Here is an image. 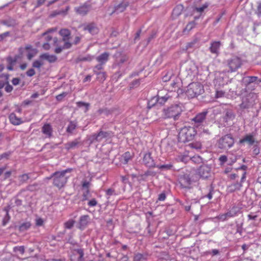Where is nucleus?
I'll list each match as a JSON object with an SVG mask.
<instances>
[{
    "label": "nucleus",
    "mask_w": 261,
    "mask_h": 261,
    "mask_svg": "<svg viewBox=\"0 0 261 261\" xmlns=\"http://www.w3.org/2000/svg\"><path fill=\"white\" fill-rule=\"evenodd\" d=\"M208 4L205 3L200 7H195L194 10L197 12L202 13L205 9L208 7Z\"/></svg>",
    "instance_id": "obj_48"
},
{
    "label": "nucleus",
    "mask_w": 261,
    "mask_h": 261,
    "mask_svg": "<svg viewBox=\"0 0 261 261\" xmlns=\"http://www.w3.org/2000/svg\"><path fill=\"white\" fill-rule=\"evenodd\" d=\"M239 213V209L236 207L233 206L232 207L231 210L227 213H226V216L227 218L233 217L236 216L238 215Z\"/></svg>",
    "instance_id": "obj_31"
},
{
    "label": "nucleus",
    "mask_w": 261,
    "mask_h": 261,
    "mask_svg": "<svg viewBox=\"0 0 261 261\" xmlns=\"http://www.w3.org/2000/svg\"><path fill=\"white\" fill-rule=\"evenodd\" d=\"M19 182L21 184H24L30 178V176L28 174H23L20 175L18 177Z\"/></svg>",
    "instance_id": "obj_40"
},
{
    "label": "nucleus",
    "mask_w": 261,
    "mask_h": 261,
    "mask_svg": "<svg viewBox=\"0 0 261 261\" xmlns=\"http://www.w3.org/2000/svg\"><path fill=\"white\" fill-rule=\"evenodd\" d=\"M97 202L96 201V200L94 198L90 200L89 202H88V205L89 206H95L97 205Z\"/></svg>",
    "instance_id": "obj_62"
},
{
    "label": "nucleus",
    "mask_w": 261,
    "mask_h": 261,
    "mask_svg": "<svg viewBox=\"0 0 261 261\" xmlns=\"http://www.w3.org/2000/svg\"><path fill=\"white\" fill-rule=\"evenodd\" d=\"M75 223V221L73 220L70 219L65 222L64 223V226L65 228L66 229H71L74 225Z\"/></svg>",
    "instance_id": "obj_41"
},
{
    "label": "nucleus",
    "mask_w": 261,
    "mask_h": 261,
    "mask_svg": "<svg viewBox=\"0 0 261 261\" xmlns=\"http://www.w3.org/2000/svg\"><path fill=\"white\" fill-rule=\"evenodd\" d=\"M76 105L79 107H86V111L85 112H87L89 109V103H86L83 101H79L76 102Z\"/></svg>",
    "instance_id": "obj_49"
},
{
    "label": "nucleus",
    "mask_w": 261,
    "mask_h": 261,
    "mask_svg": "<svg viewBox=\"0 0 261 261\" xmlns=\"http://www.w3.org/2000/svg\"><path fill=\"white\" fill-rule=\"evenodd\" d=\"M245 142L248 143L250 145H252L255 142L253 136L251 134L247 135L243 138L239 140L240 144H244Z\"/></svg>",
    "instance_id": "obj_24"
},
{
    "label": "nucleus",
    "mask_w": 261,
    "mask_h": 261,
    "mask_svg": "<svg viewBox=\"0 0 261 261\" xmlns=\"http://www.w3.org/2000/svg\"><path fill=\"white\" fill-rule=\"evenodd\" d=\"M255 14L258 16H261V2L257 3Z\"/></svg>",
    "instance_id": "obj_53"
},
{
    "label": "nucleus",
    "mask_w": 261,
    "mask_h": 261,
    "mask_svg": "<svg viewBox=\"0 0 261 261\" xmlns=\"http://www.w3.org/2000/svg\"><path fill=\"white\" fill-rule=\"evenodd\" d=\"M134 157V153L129 151L124 152L121 155V162L122 164L126 165L129 161H131Z\"/></svg>",
    "instance_id": "obj_19"
},
{
    "label": "nucleus",
    "mask_w": 261,
    "mask_h": 261,
    "mask_svg": "<svg viewBox=\"0 0 261 261\" xmlns=\"http://www.w3.org/2000/svg\"><path fill=\"white\" fill-rule=\"evenodd\" d=\"M98 114L101 115V114H105L106 116H108L109 115L111 114L112 113V111L110 110H109L107 108L105 109H99L97 111Z\"/></svg>",
    "instance_id": "obj_43"
},
{
    "label": "nucleus",
    "mask_w": 261,
    "mask_h": 261,
    "mask_svg": "<svg viewBox=\"0 0 261 261\" xmlns=\"http://www.w3.org/2000/svg\"><path fill=\"white\" fill-rule=\"evenodd\" d=\"M240 177L241 178V173H240L239 171L238 170H237V173H232L230 175V178L233 180Z\"/></svg>",
    "instance_id": "obj_50"
},
{
    "label": "nucleus",
    "mask_w": 261,
    "mask_h": 261,
    "mask_svg": "<svg viewBox=\"0 0 261 261\" xmlns=\"http://www.w3.org/2000/svg\"><path fill=\"white\" fill-rule=\"evenodd\" d=\"M156 167L160 169L170 170L172 168L173 165L172 164H168L162 165H157L156 166Z\"/></svg>",
    "instance_id": "obj_45"
},
{
    "label": "nucleus",
    "mask_w": 261,
    "mask_h": 261,
    "mask_svg": "<svg viewBox=\"0 0 261 261\" xmlns=\"http://www.w3.org/2000/svg\"><path fill=\"white\" fill-rule=\"evenodd\" d=\"M44 224V221L41 218H39L36 219V225L37 226H42Z\"/></svg>",
    "instance_id": "obj_59"
},
{
    "label": "nucleus",
    "mask_w": 261,
    "mask_h": 261,
    "mask_svg": "<svg viewBox=\"0 0 261 261\" xmlns=\"http://www.w3.org/2000/svg\"><path fill=\"white\" fill-rule=\"evenodd\" d=\"M234 144V139L231 134H227L220 138L218 141V147L222 149H228Z\"/></svg>",
    "instance_id": "obj_6"
},
{
    "label": "nucleus",
    "mask_w": 261,
    "mask_h": 261,
    "mask_svg": "<svg viewBox=\"0 0 261 261\" xmlns=\"http://www.w3.org/2000/svg\"><path fill=\"white\" fill-rule=\"evenodd\" d=\"M71 38L59 39L57 37L53 39V45L56 46L55 53L60 54L63 50L70 48L72 46V43L70 41Z\"/></svg>",
    "instance_id": "obj_5"
},
{
    "label": "nucleus",
    "mask_w": 261,
    "mask_h": 261,
    "mask_svg": "<svg viewBox=\"0 0 261 261\" xmlns=\"http://www.w3.org/2000/svg\"><path fill=\"white\" fill-rule=\"evenodd\" d=\"M179 183L181 188L190 189L192 180L189 175L185 174L179 177Z\"/></svg>",
    "instance_id": "obj_10"
},
{
    "label": "nucleus",
    "mask_w": 261,
    "mask_h": 261,
    "mask_svg": "<svg viewBox=\"0 0 261 261\" xmlns=\"http://www.w3.org/2000/svg\"><path fill=\"white\" fill-rule=\"evenodd\" d=\"M35 71L33 68L29 69L26 72L27 76L31 77L35 74Z\"/></svg>",
    "instance_id": "obj_58"
},
{
    "label": "nucleus",
    "mask_w": 261,
    "mask_h": 261,
    "mask_svg": "<svg viewBox=\"0 0 261 261\" xmlns=\"http://www.w3.org/2000/svg\"><path fill=\"white\" fill-rule=\"evenodd\" d=\"M114 136V133L112 131L105 132L100 129L98 133L93 134L91 138L92 141L100 142L103 139L111 138Z\"/></svg>",
    "instance_id": "obj_7"
},
{
    "label": "nucleus",
    "mask_w": 261,
    "mask_h": 261,
    "mask_svg": "<svg viewBox=\"0 0 261 261\" xmlns=\"http://www.w3.org/2000/svg\"><path fill=\"white\" fill-rule=\"evenodd\" d=\"M72 171V168H67L61 171H56L52 174L53 185L61 189L66 184L68 176H66L67 173H70Z\"/></svg>",
    "instance_id": "obj_2"
},
{
    "label": "nucleus",
    "mask_w": 261,
    "mask_h": 261,
    "mask_svg": "<svg viewBox=\"0 0 261 261\" xmlns=\"http://www.w3.org/2000/svg\"><path fill=\"white\" fill-rule=\"evenodd\" d=\"M146 256H145L144 254L137 253L135 254L133 258V261H142L143 260H146Z\"/></svg>",
    "instance_id": "obj_37"
},
{
    "label": "nucleus",
    "mask_w": 261,
    "mask_h": 261,
    "mask_svg": "<svg viewBox=\"0 0 261 261\" xmlns=\"http://www.w3.org/2000/svg\"><path fill=\"white\" fill-rule=\"evenodd\" d=\"M246 178V172L243 171L241 173V179L240 182L232 184L229 186L228 188L230 192H233L236 190H239L242 187V184L245 181Z\"/></svg>",
    "instance_id": "obj_12"
},
{
    "label": "nucleus",
    "mask_w": 261,
    "mask_h": 261,
    "mask_svg": "<svg viewBox=\"0 0 261 261\" xmlns=\"http://www.w3.org/2000/svg\"><path fill=\"white\" fill-rule=\"evenodd\" d=\"M196 174L202 179H207L211 176V168L207 165H202L197 169Z\"/></svg>",
    "instance_id": "obj_8"
},
{
    "label": "nucleus",
    "mask_w": 261,
    "mask_h": 261,
    "mask_svg": "<svg viewBox=\"0 0 261 261\" xmlns=\"http://www.w3.org/2000/svg\"><path fill=\"white\" fill-rule=\"evenodd\" d=\"M57 31L56 28L51 29L48 30L47 31H46V32H45L43 34V36H45V40L47 42L50 41L53 39V37L51 36H50V35H49V33H50L52 32H54V31Z\"/></svg>",
    "instance_id": "obj_36"
},
{
    "label": "nucleus",
    "mask_w": 261,
    "mask_h": 261,
    "mask_svg": "<svg viewBox=\"0 0 261 261\" xmlns=\"http://www.w3.org/2000/svg\"><path fill=\"white\" fill-rule=\"evenodd\" d=\"M114 57H115V60L112 65L113 68L121 67L122 65L128 60L127 56L120 52L116 53Z\"/></svg>",
    "instance_id": "obj_9"
},
{
    "label": "nucleus",
    "mask_w": 261,
    "mask_h": 261,
    "mask_svg": "<svg viewBox=\"0 0 261 261\" xmlns=\"http://www.w3.org/2000/svg\"><path fill=\"white\" fill-rule=\"evenodd\" d=\"M83 30L87 31L89 33L94 34L98 32V28L95 23L91 22L83 25Z\"/></svg>",
    "instance_id": "obj_18"
},
{
    "label": "nucleus",
    "mask_w": 261,
    "mask_h": 261,
    "mask_svg": "<svg viewBox=\"0 0 261 261\" xmlns=\"http://www.w3.org/2000/svg\"><path fill=\"white\" fill-rule=\"evenodd\" d=\"M90 219L89 215L82 216L79 220L80 228L81 229L84 228L88 224Z\"/></svg>",
    "instance_id": "obj_26"
},
{
    "label": "nucleus",
    "mask_w": 261,
    "mask_h": 261,
    "mask_svg": "<svg viewBox=\"0 0 261 261\" xmlns=\"http://www.w3.org/2000/svg\"><path fill=\"white\" fill-rule=\"evenodd\" d=\"M242 65L241 60L238 57H233L228 60V65L231 72L236 71Z\"/></svg>",
    "instance_id": "obj_11"
},
{
    "label": "nucleus",
    "mask_w": 261,
    "mask_h": 261,
    "mask_svg": "<svg viewBox=\"0 0 261 261\" xmlns=\"http://www.w3.org/2000/svg\"><path fill=\"white\" fill-rule=\"evenodd\" d=\"M42 132L47 137L50 138L53 134V128L51 125L49 123L44 124L42 127Z\"/></svg>",
    "instance_id": "obj_23"
},
{
    "label": "nucleus",
    "mask_w": 261,
    "mask_h": 261,
    "mask_svg": "<svg viewBox=\"0 0 261 261\" xmlns=\"http://www.w3.org/2000/svg\"><path fill=\"white\" fill-rule=\"evenodd\" d=\"M183 111L181 104H173L163 110V117L165 119L177 120Z\"/></svg>",
    "instance_id": "obj_1"
},
{
    "label": "nucleus",
    "mask_w": 261,
    "mask_h": 261,
    "mask_svg": "<svg viewBox=\"0 0 261 261\" xmlns=\"http://www.w3.org/2000/svg\"><path fill=\"white\" fill-rule=\"evenodd\" d=\"M208 193L203 196V198H207L209 200H211L213 198V195L214 193V189L212 187H208Z\"/></svg>",
    "instance_id": "obj_47"
},
{
    "label": "nucleus",
    "mask_w": 261,
    "mask_h": 261,
    "mask_svg": "<svg viewBox=\"0 0 261 261\" xmlns=\"http://www.w3.org/2000/svg\"><path fill=\"white\" fill-rule=\"evenodd\" d=\"M70 9L69 6L66 7V9L64 10H60V11H54L50 13L49 15L50 17H54L56 16L57 15H60V14H63V15H66L67 14L68 11H69Z\"/></svg>",
    "instance_id": "obj_30"
},
{
    "label": "nucleus",
    "mask_w": 261,
    "mask_h": 261,
    "mask_svg": "<svg viewBox=\"0 0 261 261\" xmlns=\"http://www.w3.org/2000/svg\"><path fill=\"white\" fill-rule=\"evenodd\" d=\"M95 74L97 75V80L100 82H103L107 79V75L106 72L95 71Z\"/></svg>",
    "instance_id": "obj_32"
},
{
    "label": "nucleus",
    "mask_w": 261,
    "mask_h": 261,
    "mask_svg": "<svg viewBox=\"0 0 261 261\" xmlns=\"http://www.w3.org/2000/svg\"><path fill=\"white\" fill-rule=\"evenodd\" d=\"M129 3L128 1L122 0L118 5L115 6L114 10L111 13V15L114 13H122L124 12L127 7L129 6Z\"/></svg>",
    "instance_id": "obj_14"
},
{
    "label": "nucleus",
    "mask_w": 261,
    "mask_h": 261,
    "mask_svg": "<svg viewBox=\"0 0 261 261\" xmlns=\"http://www.w3.org/2000/svg\"><path fill=\"white\" fill-rule=\"evenodd\" d=\"M31 226V223L30 222H25L22 223L19 226V230L20 231H23L28 230Z\"/></svg>",
    "instance_id": "obj_34"
},
{
    "label": "nucleus",
    "mask_w": 261,
    "mask_h": 261,
    "mask_svg": "<svg viewBox=\"0 0 261 261\" xmlns=\"http://www.w3.org/2000/svg\"><path fill=\"white\" fill-rule=\"evenodd\" d=\"M110 54L105 52L96 57V61L101 64H105L109 60Z\"/></svg>",
    "instance_id": "obj_21"
},
{
    "label": "nucleus",
    "mask_w": 261,
    "mask_h": 261,
    "mask_svg": "<svg viewBox=\"0 0 261 261\" xmlns=\"http://www.w3.org/2000/svg\"><path fill=\"white\" fill-rule=\"evenodd\" d=\"M219 160L220 161L222 164H223L227 161V158L225 155H221L219 158Z\"/></svg>",
    "instance_id": "obj_63"
},
{
    "label": "nucleus",
    "mask_w": 261,
    "mask_h": 261,
    "mask_svg": "<svg viewBox=\"0 0 261 261\" xmlns=\"http://www.w3.org/2000/svg\"><path fill=\"white\" fill-rule=\"evenodd\" d=\"M103 65V64H101L99 63V64H98V65H96V66H95L94 67V69H93L94 73H95V71H100V70L102 69H103V67H102Z\"/></svg>",
    "instance_id": "obj_61"
},
{
    "label": "nucleus",
    "mask_w": 261,
    "mask_h": 261,
    "mask_svg": "<svg viewBox=\"0 0 261 261\" xmlns=\"http://www.w3.org/2000/svg\"><path fill=\"white\" fill-rule=\"evenodd\" d=\"M76 127V123H75L73 121H70L68 126L67 127L66 131H67V132L71 134V133H72V132L74 129H75Z\"/></svg>",
    "instance_id": "obj_39"
},
{
    "label": "nucleus",
    "mask_w": 261,
    "mask_h": 261,
    "mask_svg": "<svg viewBox=\"0 0 261 261\" xmlns=\"http://www.w3.org/2000/svg\"><path fill=\"white\" fill-rule=\"evenodd\" d=\"M10 122L14 125H18L23 123L21 118L18 117L14 113H12L9 116Z\"/></svg>",
    "instance_id": "obj_20"
},
{
    "label": "nucleus",
    "mask_w": 261,
    "mask_h": 261,
    "mask_svg": "<svg viewBox=\"0 0 261 261\" xmlns=\"http://www.w3.org/2000/svg\"><path fill=\"white\" fill-rule=\"evenodd\" d=\"M81 144L79 139H76L72 141L68 142L65 144V148L69 150L71 149H74L78 146L79 145Z\"/></svg>",
    "instance_id": "obj_25"
},
{
    "label": "nucleus",
    "mask_w": 261,
    "mask_h": 261,
    "mask_svg": "<svg viewBox=\"0 0 261 261\" xmlns=\"http://www.w3.org/2000/svg\"><path fill=\"white\" fill-rule=\"evenodd\" d=\"M43 65V63L38 60L35 61L33 63V67L34 68H40Z\"/></svg>",
    "instance_id": "obj_54"
},
{
    "label": "nucleus",
    "mask_w": 261,
    "mask_h": 261,
    "mask_svg": "<svg viewBox=\"0 0 261 261\" xmlns=\"http://www.w3.org/2000/svg\"><path fill=\"white\" fill-rule=\"evenodd\" d=\"M192 161L194 162L200 163L202 162V159L199 156H194L191 159Z\"/></svg>",
    "instance_id": "obj_60"
},
{
    "label": "nucleus",
    "mask_w": 261,
    "mask_h": 261,
    "mask_svg": "<svg viewBox=\"0 0 261 261\" xmlns=\"http://www.w3.org/2000/svg\"><path fill=\"white\" fill-rule=\"evenodd\" d=\"M142 162L147 167H156L154 160L151 156V153L150 152H148L144 154Z\"/></svg>",
    "instance_id": "obj_13"
},
{
    "label": "nucleus",
    "mask_w": 261,
    "mask_h": 261,
    "mask_svg": "<svg viewBox=\"0 0 261 261\" xmlns=\"http://www.w3.org/2000/svg\"><path fill=\"white\" fill-rule=\"evenodd\" d=\"M195 25H196V23L195 22V21L190 22L186 25L185 29L184 30V32H185L187 31L188 32L191 31L192 29H193L195 27Z\"/></svg>",
    "instance_id": "obj_44"
},
{
    "label": "nucleus",
    "mask_w": 261,
    "mask_h": 261,
    "mask_svg": "<svg viewBox=\"0 0 261 261\" xmlns=\"http://www.w3.org/2000/svg\"><path fill=\"white\" fill-rule=\"evenodd\" d=\"M40 58L42 60H47L48 62L51 63L56 62L57 57L54 55H49L48 53L42 54L40 56Z\"/></svg>",
    "instance_id": "obj_22"
},
{
    "label": "nucleus",
    "mask_w": 261,
    "mask_h": 261,
    "mask_svg": "<svg viewBox=\"0 0 261 261\" xmlns=\"http://www.w3.org/2000/svg\"><path fill=\"white\" fill-rule=\"evenodd\" d=\"M225 92L222 91H217L216 92L215 97L217 98L222 97L224 96Z\"/></svg>",
    "instance_id": "obj_57"
},
{
    "label": "nucleus",
    "mask_w": 261,
    "mask_h": 261,
    "mask_svg": "<svg viewBox=\"0 0 261 261\" xmlns=\"http://www.w3.org/2000/svg\"><path fill=\"white\" fill-rule=\"evenodd\" d=\"M216 218H217L218 219H219L222 221H224L227 220V219H228L226 216V213L220 214L216 217Z\"/></svg>",
    "instance_id": "obj_55"
},
{
    "label": "nucleus",
    "mask_w": 261,
    "mask_h": 261,
    "mask_svg": "<svg viewBox=\"0 0 261 261\" xmlns=\"http://www.w3.org/2000/svg\"><path fill=\"white\" fill-rule=\"evenodd\" d=\"M197 134L196 130L192 126L182 127L178 135V140L180 142L186 143L193 140Z\"/></svg>",
    "instance_id": "obj_4"
},
{
    "label": "nucleus",
    "mask_w": 261,
    "mask_h": 261,
    "mask_svg": "<svg viewBox=\"0 0 261 261\" xmlns=\"http://www.w3.org/2000/svg\"><path fill=\"white\" fill-rule=\"evenodd\" d=\"M220 41H214L211 43L210 49L212 53L217 54L220 46Z\"/></svg>",
    "instance_id": "obj_29"
},
{
    "label": "nucleus",
    "mask_w": 261,
    "mask_h": 261,
    "mask_svg": "<svg viewBox=\"0 0 261 261\" xmlns=\"http://www.w3.org/2000/svg\"><path fill=\"white\" fill-rule=\"evenodd\" d=\"M93 59V57L90 55H88L85 57H79L76 59V62L91 61Z\"/></svg>",
    "instance_id": "obj_35"
},
{
    "label": "nucleus",
    "mask_w": 261,
    "mask_h": 261,
    "mask_svg": "<svg viewBox=\"0 0 261 261\" xmlns=\"http://www.w3.org/2000/svg\"><path fill=\"white\" fill-rule=\"evenodd\" d=\"M67 95V93L63 92L62 93L56 96V98L58 101H61Z\"/></svg>",
    "instance_id": "obj_51"
},
{
    "label": "nucleus",
    "mask_w": 261,
    "mask_h": 261,
    "mask_svg": "<svg viewBox=\"0 0 261 261\" xmlns=\"http://www.w3.org/2000/svg\"><path fill=\"white\" fill-rule=\"evenodd\" d=\"M234 116L235 115L231 111H228L226 112L225 116L223 117V119L225 122H227L228 120L233 119Z\"/></svg>",
    "instance_id": "obj_33"
},
{
    "label": "nucleus",
    "mask_w": 261,
    "mask_h": 261,
    "mask_svg": "<svg viewBox=\"0 0 261 261\" xmlns=\"http://www.w3.org/2000/svg\"><path fill=\"white\" fill-rule=\"evenodd\" d=\"M204 92V87L199 82H192L187 87L185 94L188 98L191 99L197 97Z\"/></svg>",
    "instance_id": "obj_3"
},
{
    "label": "nucleus",
    "mask_w": 261,
    "mask_h": 261,
    "mask_svg": "<svg viewBox=\"0 0 261 261\" xmlns=\"http://www.w3.org/2000/svg\"><path fill=\"white\" fill-rule=\"evenodd\" d=\"M89 10V6L86 4L74 8V10L77 14L83 16L86 15Z\"/></svg>",
    "instance_id": "obj_17"
},
{
    "label": "nucleus",
    "mask_w": 261,
    "mask_h": 261,
    "mask_svg": "<svg viewBox=\"0 0 261 261\" xmlns=\"http://www.w3.org/2000/svg\"><path fill=\"white\" fill-rule=\"evenodd\" d=\"M10 36L9 32H6L0 34V42L4 41L7 37Z\"/></svg>",
    "instance_id": "obj_52"
},
{
    "label": "nucleus",
    "mask_w": 261,
    "mask_h": 261,
    "mask_svg": "<svg viewBox=\"0 0 261 261\" xmlns=\"http://www.w3.org/2000/svg\"><path fill=\"white\" fill-rule=\"evenodd\" d=\"M189 146L191 148H194L196 149H200L201 148L202 145L200 142H193L189 144Z\"/></svg>",
    "instance_id": "obj_42"
},
{
    "label": "nucleus",
    "mask_w": 261,
    "mask_h": 261,
    "mask_svg": "<svg viewBox=\"0 0 261 261\" xmlns=\"http://www.w3.org/2000/svg\"><path fill=\"white\" fill-rule=\"evenodd\" d=\"M170 98V96L168 94H166L164 96H159L158 97L157 100L160 104L164 105Z\"/></svg>",
    "instance_id": "obj_38"
},
{
    "label": "nucleus",
    "mask_w": 261,
    "mask_h": 261,
    "mask_svg": "<svg viewBox=\"0 0 261 261\" xmlns=\"http://www.w3.org/2000/svg\"><path fill=\"white\" fill-rule=\"evenodd\" d=\"M151 175V174H150V171H146V172H145V173H144V174L141 175H140V177H141V179H142V180H146V178L147 176H149V175Z\"/></svg>",
    "instance_id": "obj_64"
},
{
    "label": "nucleus",
    "mask_w": 261,
    "mask_h": 261,
    "mask_svg": "<svg viewBox=\"0 0 261 261\" xmlns=\"http://www.w3.org/2000/svg\"><path fill=\"white\" fill-rule=\"evenodd\" d=\"M172 73L170 72H167L163 76L162 80L164 82H167L170 80L172 76Z\"/></svg>",
    "instance_id": "obj_46"
},
{
    "label": "nucleus",
    "mask_w": 261,
    "mask_h": 261,
    "mask_svg": "<svg viewBox=\"0 0 261 261\" xmlns=\"http://www.w3.org/2000/svg\"><path fill=\"white\" fill-rule=\"evenodd\" d=\"M23 49L26 50L28 51V54L27 55V59L29 60H31L35 55L36 51L35 49L33 48L32 45L30 44L27 45L24 48L22 47L19 48V53L22 55Z\"/></svg>",
    "instance_id": "obj_15"
},
{
    "label": "nucleus",
    "mask_w": 261,
    "mask_h": 261,
    "mask_svg": "<svg viewBox=\"0 0 261 261\" xmlns=\"http://www.w3.org/2000/svg\"><path fill=\"white\" fill-rule=\"evenodd\" d=\"M59 34L61 37V39L71 38V31L67 29H61L59 32Z\"/></svg>",
    "instance_id": "obj_28"
},
{
    "label": "nucleus",
    "mask_w": 261,
    "mask_h": 261,
    "mask_svg": "<svg viewBox=\"0 0 261 261\" xmlns=\"http://www.w3.org/2000/svg\"><path fill=\"white\" fill-rule=\"evenodd\" d=\"M180 83L176 81H173L169 85H166L167 90L171 92H176L179 94L182 90L180 88Z\"/></svg>",
    "instance_id": "obj_16"
},
{
    "label": "nucleus",
    "mask_w": 261,
    "mask_h": 261,
    "mask_svg": "<svg viewBox=\"0 0 261 261\" xmlns=\"http://www.w3.org/2000/svg\"><path fill=\"white\" fill-rule=\"evenodd\" d=\"M15 251H19L21 254H23L24 252V247L22 246L15 247L14 248Z\"/></svg>",
    "instance_id": "obj_56"
},
{
    "label": "nucleus",
    "mask_w": 261,
    "mask_h": 261,
    "mask_svg": "<svg viewBox=\"0 0 261 261\" xmlns=\"http://www.w3.org/2000/svg\"><path fill=\"white\" fill-rule=\"evenodd\" d=\"M206 114L207 112H203L200 113H199L193 119V120L195 123H201L205 119Z\"/></svg>",
    "instance_id": "obj_27"
}]
</instances>
